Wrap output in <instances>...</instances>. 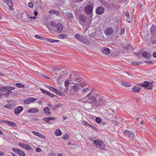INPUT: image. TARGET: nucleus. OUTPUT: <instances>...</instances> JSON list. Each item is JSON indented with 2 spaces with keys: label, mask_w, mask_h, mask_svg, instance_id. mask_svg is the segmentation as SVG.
Here are the masks:
<instances>
[{
  "label": "nucleus",
  "mask_w": 156,
  "mask_h": 156,
  "mask_svg": "<svg viewBox=\"0 0 156 156\" xmlns=\"http://www.w3.org/2000/svg\"><path fill=\"white\" fill-rule=\"evenodd\" d=\"M80 90V87L75 85L72 87V90H70L69 93L72 95H76Z\"/></svg>",
  "instance_id": "obj_4"
},
{
  "label": "nucleus",
  "mask_w": 156,
  "mask_h": 156,
  "mask_svg": "<svg viewBox=\"0 0 156 156\" xmlns=\"http://www.w3.org/2000/svg\"><path fill=\"white\" fill-rule=\"evenodd\" d=\"M93 7L91 5H88L85 8V11L87 14H90L92 12Z\"/></svg>",
  "instance_id": "obj_8"
},
{
  "label": "nucleus",
  "mask_w": 156,
  "mask_h": 156,
  "mask_svg": "<svg viewBox=\"0 0 156 156\" xmlns=\"http://www.w3.org/2000/svg\"><path fill=\"white\" fill-rule=\"evenodd\" d=\"M35 37L36 38L40 40H43L44 38V37H43L39 36L38 35H35Z\"/></svg>",
  "instance_id": "obj_50"
},
{
  "label": "nucleus",
  "mask_w": 156,
  "mask_h": 156,
  "mask_svg": "<svg viewBox=\"0 0 156 156\" xmlns=\"http://www.w3.org/2000/svg\"><path fill=\"white\" fill-rule=\"evenodd\" d=\"M102 53L105 55H108L109 54L110 52V49L106 47H104L101 50Z\"/></svg>",
  "instance_id": "obj_12"
},
{
  "label": "nucleus",
  "mask_w": 156,
  "mask_h": 156,
  "mask_svg": "<svg viewBox=\"0 0 156 156\" xmlns=\"http://www.w3.org/2000/svg\"><path fill=\"white\" fill-rule=\"evenodd\" d=\"M125 28H122L121 30V34H123L124 32V31H125Z\"/></svg>",
  "instance_id": "obj_62"
},
{
  "label": "nucleus",
  "mask_w": 156,
  "mask_h": 156,
  "mask_svg": "<svg viewBox=\"0 0 156 156\" xmlns=\"http://www.w3.org/2000/svg\"><path fill=\"white\" fill-rule=\"evenodd\" d=\"M153 56L154 57L156 58V51L153 52Z\"/></svg>",
  "instance_id": "obj_64"
},
{
  "label": "nucleus",
  "mask_w": 156,
  "mask_h": 156,
  "mask_svg": "<svg viewBox=\"0 0 156 156\" xmlns=\"http://www.w3.org/2000/svg\"><path fill=\"white\" fill-rule=\"evenodd\" d=\"M47 95L49 96L51 98H53L55 97V96L53 94L49 92H48Z\"/></svg>",
  "instance_id": "obj_59"
},
{
  "label": "nucleus",
  "mask_w": 156,
  "mask_h": 156,
  "mask_svg": "<svg viewBox=\"0 0 156 156\" xmlns=\"http://www.w3.org/2000/svg\"><path fill=\"white\" fill-rule=\"evenodd\" d=\"M98 103L99 104H103L104 103V100L102 98H100L98 100Z\"/></svg>",
  "instance_id": "obj_41"
},
{
  "label": "nucleus",
  "mask_w": 156,
  "mask_h": 156,
  "mask_svg": "<svg viewBox=\"0 0 156 156\" xmlns=\"http://www.w3.org/2000/svg\"><path fill=\"white\" fill-rule=\"evenodd\" d=\"M104 8L102 6H99L96 9V12L98 14L101 15L104 13Z\"/></svg>",
  "instance_id": "obj_11"
},
{
  "label": "nucleus",
  "mask_w": 156,
  "mask_h": 156,
  "mask_svg": "<svg viewBox=\"0 0 156 156\" xmlns=\"http://www.w3.org/2000/svg\"><path fill=\"white\" fill-rule=\"evenodd\" d=\"M49 13L50 14H59V12L58 11H55L54 10H50L49 11Z\"/></svg>",
  "instance_id": "obj_37"
},
{
  "label": "nucleus",
  "mask_w": 156,
  "mask_h": 156,
  "mask_svg": "<svg viewBox=\"0 0 156 156\" xmlns=\"http://www.w3.org/2000/svg\"><path fill=\"white\" fill-rule=\"evenodd\" d=\"M25 144H25L22 143H19L18 144V145L20 147H22L23 148H24Z\"/></svg>",
  "instance_id": "obj_55"
},
{
  "label": "nucleus",
  "mask_w": 156,
  "mask_h": 156,
  "mask_svg": "<svg viewBox=\"0 0 156 156\" xmlns=\"http://www.w3.org/2000/svg\"><path fill=\"white\" fill-rule=\"evenodd\" d=\"M28 150H31L32 149V147L28 144H26L24 148Z\"/></svg>",
  "instance_id": "obj_39"
},
{
  "label": "nucleus",
  "mask_w": 156,
  "mask_h": 156,
  "mask_svg": "<svg viewBox=\"0 0 156 156\" xmlns=\"http://www.w3.org/2000/svg\"><path fill=\"white\" fill-rule=\"evenodd\" d=\"M16 87H20V88H23L25 86L24 85L20 83H16Z\"/></svg>",
  "instance_id": "obj_43"
},
{
  "label": "nucleus",
  "mask_w": 156,
  "mask_h": 156,
  "mask_svg": "<svg viewBox=\"0 0 156 156\" xmlns=\"http://www.w3.org/2000/svg\"><path fill=\"white\" fill-rule=\"evenodd\" d=\"M70 80L74 84H77V83L82 82L83 79L80 77L78 75L76 74H73L70 76Z\"/></svg>",
  "instance_id": "obj_2"
},
{
  "label": "nucleus",
  "mask_w": 156,
  "mask_h": 156,
  "mask_svg": "<svg viewBox=\"0 0 156 156\" xmlns=\"http://www.w3.org/2000/svg\"><path fill=\"white\" fill-rule=\"evenodd\" d=\"M15 89V87H9V86H6V91H8L9 90H14Z\"/></svg>",
  "instance_id": "obj_36"
},
{
  "label": "nucleus",
  "mask_w": 156,
  "mask_h": 156,
  "mask_svg": "<svg viewBox=\"0 0 156 156\" xmlns=\"http://www.w3.org/2000/svg\"><path fill=\"white\" fill-rule=\"evenodd\" d=\"M66 17L71 21H72L71 19L73 17V15L71 12H68L66 13Z\"/></svg>",
  "instance_id": "obj_21"
},
{
  "label": "nucleus",
  "mask_w": 156,
  "mask_h": 156,
  "mask_svg": "<svg viewBox=\"0 0 156 156\" xmlns=\"http://www.w3.org/2000/svg\"><path fill=\"white\" fill-rule=\"evenodd\" d=\"M69 138V135L68 134H66L63 137V139L64 140H68Z\"/></svg>",
  "instance_id": "obj_44"
},
{
  "label": "nucleus",
  "mask_w": 156,
  "mask_h": 156,
  "mask_svg": "<svg viewBox=\"0 0 156 156\" xmlns=\"http://www.w3.org/2000/svg\"><path fill=\"white\" fill-rule=\"evenodd\" d=\"M46 40L48 42H50V43H51L56 42H58L59 41L58 40H56L51 39H46Z\"/></svg>",
  "instance_id": "obj_32"
},
{
  "label": "nucleus",
  "mask_w": 156,
  "mask_h": 156,
  "mask_svg": "<svg viewBox=\"0 0 156 156\" xmlns=\"http://www.w3.org/2000/svg\"><path fill=\"white\" fill-rule=\"evenodd\" d=\"M151 32L152 35L155 36L156 34V27L153 25L151 29Z\"/></svg>",
  "instance_id": "obj_14"
},
{
  "label": "nucleus",
  "mask_w": 156,
  "mask_h": 156,
  "mask_svg": "<svg viewBox=\"0 0 156 156\" xmlns=\"http://www.w3.org/2000/svg\"><path fill=\"white\" fill-rule=\"evenodd\" d=\"M23 110V108L21 106H19L15 108L14 112L15 114L18 115Z\"/></svg>",
  "instance_id": "obj_6"
},
{
  "label": "nucleus",
  "mask_w": 156,
  "mask_h": 156,
  "mask_svg": "<svg viewBox=\"0 0 156 156\" xmlns=\"http://www.w3.org/2000/svg\"><path fill=\"white\" fill-rule=\"evenodd\" d=\"M81 42L87 44H89L90 43L89 41L88 40V39L87 38H85L84 37L82 41H81Z\"/></svg>",
  "instance_id": "obj_31"
},
{
  "label": "nucleus",
  "mask_w": 156,
  "mask_h": 156,
  "mask_svg": "<svg viewBox=\"0 0 156 156\" xmlns=\"http://www.w3.org/2000/svg\"><path fill=\"white\" fill-rule=\"evenodd\" d=\"M142 56L146 58H149L151 57V55L148 52L144 51L142 54Z\"/></svg>",
  "instance_id": "obj_18"
},
{
  "label": "nucleus",
  "mask_w": 156,
  "mask_h": 156,
  "mask_svg": "<svg viewBox=\"0 0 156 156\" xmlns=\"http://www.w3.org/2000/svg\"><path fill=\"white\" fill-rule=\"evenodd\" d=\"M5 123H7V124H9V125L12 126H17V125L15 123L12 121H9L8 120H5Z\"/></svg>",
  "instance_id": "obj_26"
},
{
  "label": "nucleus",
  "mask_w": 156,
  "mask_h": 156,
  "mask_svg": "<svg viewBox=\"0 0 156 156\" xmlns=\"http://www.w3.org/2000/svg\"><path fill=\"white\" fill-rule=\"evenodd\" d=\"M63 26L60 23L56 25V30L58 32H61L63 28Z\"/></svg>",
  "instance_id": "obj_7"
},
{
  "label": "nucleus",
  "mask_w": 156,
  "mask_h": 156,
  "mask_svg": "<svg viewBox=\"0 0 156 156\" xmlns=\"http://www.w3.org/2000/svg\"><path fill=\"white\" fill-rule=\"evenodd\" d=\"M12 150L15 152L16 153H17V154L18 153L19 151H20V149L16 148H12Z\"/></svg>",
  "instance_id": "obj_45"
},
{
  "label": "nucleus",
  "mask_w": 156,
  "mask_h": 156,
  "mask_svg": "<svg viewBox=\"0 0 156 156\" xmlns=\"http://www.w3.org/2000/svg\"><path fill=\"white\" fill-rule=\"evenodd\" d=\"M40 90L44 94L47 95L48 93V92L47 90H44L42 88H41L40 89Z\"/></svg>",
  "instance_id": "obj_47"
},
{
  "label": "nucleus",
  "mask_w": 156,
  "mask_h": 156,
  "mask_svg": "<svg viewBox=\"0 0 156 156\" xmlns=\"http://www.w3.org/2000/svg\"><path fill=\"white\" fill-rule=\"evenodd\" d=\"M32 133L34 134L35 135L37 136L38 137H39V138H41L42 139H45V137L42 134L40 133L39 132H37L35 131H32Z\"/></svg>",
  "instance_id": "obj_13"
},
{
  "label": "nucleus",
  "mask_w": 156,
  "mask_h": 156,
  "mask_svg": "<svg viewBox=\"0 0 156 156\" xmlns=\"http://www.w3.org/2000/svg\"><path fill=\"white\" fill-rule=\"evenodd\" d=\"M69 83V80H67L65 82V84L66 87H68Z\"/></svg>",
  "instance_id": "obj_57"
},
{
  "label": "nucleus",
  "mask_w": 156,
  "mask_h": 156,
  "mask_svg": "<svg viewBox=\"0 0 156 156\" xmlns=\"http://www.w3.org/2000/svg\"><path fill=\"white\" fill-rule=\"evenodd\" d=\"M79 19L80 21L84 23L86 20L87 17L84 15L82 14L79 16Z\"/></svg>",
  "instance_id": "obj_17"
},
{
  "label": "nucleus",
  "mask_w": 156,
  "mask_h": 156,
  "mask_svg": "<svg viewBox=\"0 0 156 156\" xmlns=\"http://www.w3.org/2000/svg\"><path fill=\"white\" fill-rule=\"evenodd\" d=\"M121 84L124 86L127 87H130L131 85L130 83L124 81H121Z\"/></svg>",
  "instance_id": "obj_25"
},
{
  "label": "nucleus",
  "mask_w": 156,
  "mask_h": 156,
  "mask_svg": "<svg viewBox=\"0 0 156 156\" xmlns=\"http://www.w3.org/2000/svg\"><path fill=\"white\" fill-rule=\"evenodd\" d=\"M87 103L85 105L86 108L87 109H91L93 107V105L92 103L87 102Z\"/></svg>",
  "instance_id": "obj_23"
},
{
  "label": "nucleus",
  "mask_w": 156,
  "mask_h": 156,
  "mask_svg": "<svg viewBox=\"0 0 156 156\" xmlns=\"http://www.w3.org/2000/svg\"><path fill=\"white\" fill-rule=\"evenodd\" d=\"M28 5L29 7L32 8L34 6V4L32 2H30L28 3Z\"/></svg>",
  "instance_id": "obj_54"
},
{
  "label": "nucleus",
  "mask_w": 156,
  "mask_h": 156,
  "mask_svg": "<svg viewBox=\"0 0 156 156\" xmlns=\"http://www.w3.org/2000/svg\"><path fill=\"white\" fill-rule=\"evenodd\" d=\"M131 63L133 64L135 66H136L142 64L141 62H132Z\"/></svg>",
  "instance_id": "obj_40"
},
{
  "label": "nucleus",
  "mask_w": 156,
  "mask_h": 156,
  "mask_svg": "<svg viewBox=\"0 0 156 156\" xmlns=\"http://www.w3.org/2000/svg\"><path fill=\"white\" fill-rule=\"evenodd\" d=\"M57 72L56 74H61V75H62L63 73H66L67 72L66 71H64L63 70V69H57Z\"/></svg>",
  "instance_id": "obj_34"
},
{
  "label": "nucleus",
  "mask_w": 156,
  "mask_h": 156,
  "mask_svg": "<svg viewBox=\"0 0 156 156\" xmlns=\"http://www.w3.org/2000/svg\"><path fill=\"white\" fill-rule=\"evenodd\" d=\"M90 87H88L87 88L85 87L83 88L81 90V94L83 95H84L86 93H88L90 91Z\"/></svg>",
  "instance_id": "obj_16"
},
{
  "label": "nucleus",
  "mask_w": 156,
  "mask_h": 156,
  "mask_svg": "<svg viewBox=\"0 0 156 156\" xmlns=\"http://www.w3.org/2000/svg\"><path fill=\"white\" fill-rule=\"evenodd\" d=\"M98 94L96 93H93L90 91L89 93L85 97L82 98L81 101L83 102H91L95 103L97 102V98Z\"/></svg>",
  "instance_id": "obj_1"
},
{
  "label": "nucleus",
  "mask_w": 156,
  "mask_h": 156,
  "mask_svg": "<svg viewBox=\"0 0 156 156\" xmlns=\"http://www.w3.org/2000/svg\"><path fill=\"white\" fill-rule=\"evenodd\" d=\"M6 3L10 8V9L12 10L13 9L12 7V2L11 0H6Z\"/></svg>",
  "instance_id": "obj_20"
},
{
  "label": "nucleus",
  "mask_w": 156,
  "mask_h": 156,
  "mask_svg": "<svg viewBox=\"0 0 156 156\" xmlns=\"http://www.w3.org/2000/svg\"><path fill=\"white\" fill-rule=\"evenodd\" d=\"M112 122L114 124L117 125L119 124V122L117 121H115L114 120L112 121Z\"/></svg>",
  "instance_id": "obj_60"
},
{
  "label": "nucleus",
  "mask_w": 156,
  "mask_h": 156,
  "mask_svg": "<svg viewBox=\"0 0 156 156\" xmlns=\"http://www.w3.org/2000/svg\"><path fill=\"white\" fill-rule=\"evenodd\" d=\"M113 32V30L112 28H107L104 31V33L108 37L112 34Z\"/></svg>",
  "instance_id": "obj_9"
},
{
  "label": "nucleus",
  "mask_w": 156,
  "mask_h": 156,
  "mask_svg": "<svg viewBox=\"0 0 156 156\" xmlns=\"http://www.w3.org/2000/svg\"><path fill=\"white\" fill-rule=\"evenodd\" d=\"M149 84V83L148 81H144L143 83H140L138 84V85L140 86L144 87H148Z\"/></svg>",
  "instance_id": "obj_22"
},
{
  "label": "nucleus",
  "mask_w": 156,
  "mask_h": 156,
  "mask_svg": "<svg viewBox=\"0 0 156 156\" xmlns=\"http://www.w3.org/2000/svg\"><path fill=\"white\" fill-rule=\"evenodd\" d=\"M86 84L85 83H84V82H83V83H80L79 84V85H80V87H84L86 85Z\"/></svg>",
  "instance_id": "obj_56"
},
{
  "label": "nucleus",
  "mask_w": 156,
  "mask_h": 156,
  "mask_svg": "<svg viewBox=\"0 0 156 156\" xmlns=\"http://www.w3.org/2000/svg\"><path fill=\"white\" fill-rule=\"evenodd\" d=\"M124 132L129 135L131 137L134 138V135L131 132L127 130H125Z\"/></svg>",
  "instance_id": "obj_28"
},
{
  "label": "nucleus",
  "mask_w": 156,
  "mask_h": 156,
  "mask_svg": "<svg viewBox=\"0 0 156 156\" xmlns=\"http://www.w3.org/2000/svg\"><path fill=\"white\" fill-rule=\"evenodd\" d=\"M141 89V87L138 86H135L132 88V90L135 93H138L140 91Z\"/></svg>",
  "instance_id": "obj_15"
},
{
  "label": "nucleus",
  "mask_w": 156,
  "mask_h": 156,
  "mask_svg": "<svg viewBox=\"0 0 156 156\" xmlns=\"http://www.w3.org/2000/svg\"><path fill=\"white\" fill-rule=\"evenodd\" d=\"M19 151L18 154L20 156H25V153L22 150L20 149Z\"/></svg>",
  "instance_id": "obj_35"
},
{
  "label": "nucleus",
  "mask_w": 156,
  "mask_h": 156,
  "mask_svg": "<svg viewBox=\"0 0 156 156\" xmlns=\"http://www.w3.org/2000/svg\"><path fill=\"white\" fill-rule=\"evenodd\" d=\"M50 120H56V118L55 117H49Z\"/></svg>",
  "instance_id": "obj_61"
},
{
  "label": "nucleus",
  "mask_w": 156,
  "mask_h": 156,
  "mask_svg": "<svg viewBox=\"0 0 156 156\" xmlns=\"http://www.w3.org/2000/svg\"><path fill=\"white\" fill-rule=\"evenodd\" d=\"M40 90L44 94L47 95L48 93V92L47 90H44L42 88H41L40 89Z\"/></svg>",
  "instance_id": "obj_48"
},
{
  "label": "nucleus",
  "mask_w": 156,
  "mask_h": 156,
  "mask_svg": "<svg viewBox=\"0 0 156 156\" xmlns=\"http://www.w3.org/2000/svg\"><path fill=\"white\" fill-rule=\"evenodd\" d=\"M43 120L47 122H49L50 121L49 117L45 118L43 119Z\"/></svg>",
  "instance_id": "obj_53"
},
{
  "label": "nucleus",
  "mask_w": 156,
  "mask_h": 156,
  "mask_svg": "<svg viewBox=\"0 0 156 156\" xmlns=\"http://www.w3.org/2000/svg\"><path fill=\"white\" fill-rule=\"evenodd\" d=\"M125 15L127 17H129V13L128 12H125Z\"/></svg>",
  "instance_id": "obj_63"
},
{
  "label": "nucleus",
  "mask_w": 156,
  "mask_h": 156,
  "mask_svg": "<svg viewBox=\"0 0 156 156\" xmlns=\"http://www.w3.org/2000/svg\"><path fill=\"white\" fill-rule=\"evenodd\" d=\"M36 100V99L35 98L29 97L24 100V103L26 104H29L35 101Z\"/></svg>",
  "instance_id": "obj_5"
},
{
  "label": "nucleus",
  "mask_w": 156,
  "mask_h": 156,
  "mask_svg": "<svg viewBox=\"0 0 156 156\" xmlns=\"http://www.w3.org/2000/svg\"><path fill=\"white\" fill-rule=\"evenodd\" d=\"M39 111V109L37 108H31L28 110V112L30 113H37Z\"/></svg>",
  "instance_id": "obj_10"
},
{
  "label": "nucleus",
  "mask_w": 156,
  "mask_h": 156,
  "mask_svg": "<svg viewBox=\"0 0 156 156\" xmlns=\"http://www.w3.org/2000/svg\"><path fill=\"white\" fill-rule=\"evenodd\" d=\"M82 124L84 125H86L87 126H88L89 125V124H88L86 122L83 121L82 122Z\"/></svg>",
  "instance_id": "obj_58"
},
{
  "label": "nucleus",
  "mask_w": 156,
  "mask_h": 156,
  "mask_svg": "<svg viewBox=\"0 0 156 156\" xmlns=\"http://www.w3.org/2000/svg\"><path fill=\"white\" fill-rule=\"evenodd\" d=\"M93 142L97 146V148L104 151L106 150L105 145L101 140H94Z\"/></svg>",
  "instance_id": "obj_3"
},
{
  "label": "nucleus",
  "mask_w": 156,
  "mask_h": 156,
  "mask_svg": "<svg viewBox=\"0 0 156 156\" xmlns=\"http://www.w3.org/2000/svg\"><path fill=\"white\" fill-rule=\"evenodd\" d=\"M95 121L97 123H99L101 122V118L99 117L95 119Z\"/></svg>",
  "instance_id": "obj_51"
},
{
  "label": "nucleus",
  "mask_w": 156,
  "mask_h": 156,
  "mask_svg": "<svg viewBox=\"0 0 156 156\" xmlns=\"http://www.w3.org/2000/svg\"><path fill=\"white\" fill-rule=\"evenodd\" d=\"M67 37V35L66 34H61L59 35V37L62 39L65 38Z\"/></svg>",
  "instance_id": "obj_42"
},
{
  "label": "nucleus",
  "mask_w": 156,
  "mask_h": 156,
  "mask_svg": "<svg viewBox=\"0 0 156 156\" xmlns=\"http://www.w3.org/2000/svg\"><path fill=\"white\" fill-rule=\"evenodd\" d=\"M47 87L50 90L53 91V92L55 93L56 92L57 90L54 88L53 87L49 85H47Z\"/></svg>",
  "instance_id": "obj_30"
},
{
  "label": "nucleus",
  "mask_w": 156,
  "mask_h": 156,
  "mask_svg": "<svg viewBox=\"0 0 156 156\" xmlns=\"http://www.w3.org/2000/svg\"><path fill=\"white\" fill-rule=\"evenodd\" d=\"M55 133L56 136H60L62 134V132L59 129H57L55 130Z\"/></svg>",
  "instance_id": "obj_33"
},
{
  "label": "nucleus",
  "mask_w": 156,
  "mask_h": 156,
  "mask_svg": "<svg viewBox=\"0 0 156 156\" xmlns=\"http://www.w3.org/2000/svg\"><path fill=\"white\" fill-rule=\"evenodd\" d=\"M6 86H0V92L6 91Z\"/></svg>",
  "instance_id": "obj_38"
},
{
  "label": "nucleus",
  "mask_w": 156,
  "mask_h": 156,
  "mask_svg": "<svg viewBox=\"0 0 156 156\" xmlns=\"http://www.w3.org/2000/svg\"><path fill=\"white\" fill-rule=\"evenodd\" d=\"M44 113L47 115L51 114L50 109L48 107H45L44 108Z\"/></svg>",
  "instance_id": "obj_27"
},
{
  "label": "nucleus",
  "mask_w": 156,
  "mask_h": 156,
  "mask_svg": "<svg viewBox=\"0 0 156 156\" xmlns=\"http://www.w3.org/2000/svg\"><path fill=\"white\" fill-rule=\"evenodd\" d=\"M4 107L8 109H12L14 108L13 105L10 104L9 103L7 105H4Z\"/></svg>",
  "instance_id": "obj_29"
},
{
  "label": "nucleus",
  "mask_w": 156,
  "mask_h": 156,
  "mask_svg": "<svg viewBox=\"0 0 156 156\" xmlns=\"http://www.w3.org/2000/svg\"><path fill=\"white\" fill-rule=\"evenodd\" d=\"M55 93L56 94H57L61 96H65L64 94H63L60 92L59 91H58L57 90L56 92Z\"/></svg>",
  "instance_id": "obj_49"
},
{
  "label": "nucleus",
  "mask_w": 156,
  "mask_h": 156,
  "mask_svg": "<svg viewBox=\"0 0 156 156\" xmlns=\"http://www.w3.org/2000/svg\"><path fill=\"white\" fill-rule=\"evenodd\" d=\"M124 48L126 50H129L131 48V46L129 44H128L125 46Z\"/></svg>",
  "instance_id": "obj_46"
},
{
  "label": "nucleus",
  "mask_w": 156,
  "mask_h": 156,
  "mask_svg": "<svg viewBox=\"0 0 156 156\" xmlns=\"http://www.w3.org/2000/svg\"><path fill=\"white\" fill-rule=\"evenodd\" d=\"M50 24L51 26L55 27H56V25L55 24V22L53 21H51Z\"/></svg>",
  "instance_id": "obj_52"
},
{
  "label": "nucleus",
  "mask_w": 156,
  "mask_h": 156,
  "mask_svg": "<svg viewBox=\"0 0 156 156\" xmlns=\"http://www.w3.org/2000/svg\"><path fill=\"white\" fill-rule=\"evenodd\" d=\"M84 36L82 35H80L79 34H77L75 35V37L78 40L81 42L83 39Z\"/></svg>",
  "instance_id": "obj_19"
},
{
  "label": "nucleus",
  "mask_w": 156,
  "mask_h": 156,
  "mask_svg": "<svg viewBox=\"0 0 156 156\" xmlns=\"http://www.w3.org/2000/svg\"><path fill=\"white\" fill-rule=\"evenodd\" d=\"M122 74L123 76H125L126 78L128 79H130L131 78L130 73H127L126 72H122Z\"/></svg>",
  "instance_id": "obj_24"
}]
</instances>
